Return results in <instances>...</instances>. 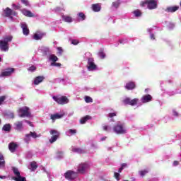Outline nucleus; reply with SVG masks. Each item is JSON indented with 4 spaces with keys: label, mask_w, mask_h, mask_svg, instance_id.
<instances>
[{
    "label": "nucleus",
    "mask_w": 181,
    "mask_h": 181,
    "mask_svg": "<svg viewBox=\"0 0 181 181\" xmlns=\"http://www.w3.org/2000/svg\"><path fill=\"white\" fill-rule=\"evenodd\" d=\"M147 5L148 9H156L158 6V1L156 0H145L140 3V6L144 7Z\"/></svg>",
    "instance_id": "1"
},
{
    "label": "nucleus",
    "mask_w": 181,
    "mask_h": 181,
    "mask_svg": "<svg viewBox=\"0 0 181 181\" xmlns=\"http://www.w3.org/2000/svg\"><path fill=\"white\" fill-rule=\"evenodd\" d=\"M113 131L118 135H123L127 134V129L124 127V124L117 123L113 127Z\"/></svg>",
    "instance_id": "2"
},
{
    "label": "nucleus",
    "mask_w": 181,
    "mask_h": 181,
    "mask_svg": "<svg viewBox=\"0 0 181 181\" xmlns=\"http://www.w3.org/2000/svg\"><path fill=\"white\" fill-rule=\"evenodd\" d=\"M13 170V173L15 175L16 177H13V180L15 181H26V177H22L21 175V173L19 172V170L16 167H12L11 168Z\"/></svg>",
    "instance_id": "3"
},
{
    "label": "nucleus",
    "mask_w": 181,
    "mask_h": 181,
    "mask_svg": "<svg viewBox=\"0 0 181 181\" xmlns=\"http://www.w3.org/2000/svg\"><path fill=\"white\" fill-rule=\"evenodd\" d=\"M29 107L28 106H25V107H21L18 109V112L19 114V117L21 118H25V117H30L31 115V113H30V111H29Z\"/></svg>",
    "instance_id": "4"
},
{
    "label": "nucleus",
    "mask_w": 181,
    "mask_h": 181,
    "mask_svg": "<svg viewBox=\"0 0 181 181\" xmlns=\"http://www.w3.org/2000/svg\"><path fill=\"white\" fill-rule=\"evenodd\" d=\"M49 134L52 135L51 138L49 139V141L50 144H54L57 139L60 137V132H59L57 130L52 129L49 132Z\"/></svg>",
    "instance_id": "5"
},
{
    "label": "nucleus",
    "mask_w": 181,
    "mask_h": 181,
    "mask_svg": "<svg viewBox=\"0 0 181 181\" xmlns=\"http://www.w3.org/2000/svg\"><path fill=\"white\" fill-rule=\"evenodd\" d=\"M54 101L59 104L60 105H64V104L69 103V99L66 96L57 97L53 96L52 97Z\"/></svg>",
    "instance_id": "6"
},
{
    "label": "nucleus",
    "mask_w": 181,
    "mask_h": 181,
    "mask_svg": "<svg viewBox=\"0 0 181 181\" xmlns=\"http://www.w3.org/2000/svg\"><path fill=\"white\" fill-rule=\"evenodd\" d=\"M64 177L67 180H74V179L77 177V173L72 170H68L64 173Z\"/></svg>",
    "instance_id": "7"
},
{
    "label": "nucleus",
    "mask_w": 181,
    "mask_h": 181,
    "mask_svg": "<svg viewBox=\"0 0 181 181\" xmlns=\"http://www.w3.org/2000/svg\"><path fill=\"white\" fill-rule=\"evenodd\" d=\"M30 136L31 138L36 139V138H39L40 135H38L35 132H30L29 134H25V138L24 139V141L26 144H28L29 142H30Z\"/></svg>",
    "instance_id": "8"
},
{
    "label": "nucleus",
    "mask_w": 181,
    "mask_h": 181,
    "mask_svg": "<svg viewBox=\"0 0 181 181\" xmlns=\"http://www.w3.org/2000/svg\"><path fill=\"white\" fill-rule=\"evenodd\" d=\"M88 70L89 71H93V70H97V65L94 63V59L93 58H88Z\"/></svg>",
    "instance_id": "9"
},
{
    "label": "nucleus",
    "mask_w": 181,
    "mask_h": 181,
    "mask_svg": "<svg viewBox=\"0 0 181 181\" xmlns=\"http://www.w3.org/2000/svg\"><path fill=\"white\" fill-rule=\"evenodd\" d=\"M88 168H90V165H88V164L87 163L79 164V165L78 166L77 172L78 173H81V175H83L86 173V170L88 169Z\"/></svg>",
    "instance_id": "10"
},
{
    "label": "nucleus",
    "mask_w": 181,
    "mask_h": 181,
    "mask_svg": "<svg viewBox=\"0 0 181 181\" xmlns=\"http://www.w3.org/2000/svg\"><path fill=\"white\" fill-rule=\"evenodd\" d=\"M0 49L1 52H8L9 50V43L0 40Z\"/></svg>",
    "instance_id": "11"
},
{
    "label": "nucleus",
    "mask_w": 181,
    "mask_h": 181,
    "mask_svg": "<svg viewBox=\"0 0 181 181\" xmlns=\"http://www.w3.org/2000/svg\"><path fill=\"white\" fill-rule=\"evenodd\" d=\"M13 71H15V69L13 68L6 69L4 70V71H3L1 73V77H8V76H11V74H12V73H13Z\"/></svg>",
    "instance_id": "12"
},
{
    "label": "nucleus",
    "mask_w": 181,
    "mask_h": 181,
    "mask_svg": "<svg viewBox=\"0 0 181 181\" xmlns=\"http://www.w3.org/2000/svg\"><path fill=\"white\" fill-rule=\"evenodd\" d=\"M14 129L16 131H18V132H21L22 129H23V122L18 121L14 123Z\"/></svg>",
    "instance_id": "13"
},
{
    "label": "nucleus",
    "mask_w": 181,
    "mask_h": 181,
    "mask_svg": "<svg viewBox=\"0 0 181 181\" xmlns=\"http://www.w3.org/2000/svg\"><path fill=\"white\" fill-rule=\"evenodd\" d=\"M44 36H46V33H37L34 34L33 39L34 40H41Z\"/></svg>",
    "instance_id": "14"
},
{
    "label": "nucleus",
    "mask_w": 181,
    "mask_h": 181,
    "mask_svg": "<svg viewBox=\"0 0 181 181\" xmlns=\"http://www.w3.org/2000/svg\"><path fill=\"white\" fill-rule=\"evenodd\" d=\"M150 101H152V95H144L141 98V103H143L144 104L149 103Z\"/></svg>",
    "instance_id": "15"
},
{
    "label": "nucleus",
    "mask_w": 181,
    "mask_h": 181,
    "mask_svg": "<svg viewBox=\"0 0 181 181\" xmlns=\"http://www.w3.org/2000/svg\"><path fill=\"white\" fill-rule=\"evenodd\" d=\"M21 28L23 29V33L25 36L29 35V28H28V25L26 23L21 24Z\"/></svg>",
    "instance_id": "16"
},
{
    "label": "nucleus",
    "mask_w": 181,
    "mask_h": 181,
    "mask_svg": "<svg viewBox=\"0 0 181 181\" xmlns=\"http://www.w3.org/2000/svg\"><path fill=\"white\" fill-rule=\"evenodd\" d=\"M43 80H45V76H39L35 77V78L34 79L35 86L40 84V83H42Z\"/></svg>",
    "instance_id": "17"
},
{
    "label": "nucleus",
    "mask_w": 181,
    "mask_h": 181,
    "mask_svg": "<svg viewBox=\"0 0 181 181\" xmlns=\"http://www.w3.org/2000/svg\"><path fill=\"white\" fill-rule=\"evenodd\" d=\"M179 9V6H170L167 7L165 9V12L173 13V12H176Z\"/></svg>",
    "instance_id": "18"
},
{
    "label": "nucleus",
    "mask_w": 181,
    "mask_h": 181,
    "mask_svg": "<svg viewBox=\"0 0 181 181\" xmlns=\"http://www.w3.org/2000/svg\"><path fill=\"white\" fill-rule=\"evenodd\" d=\"M135 87H136L135 82L132 81L128 82L125 86V88H127V90H134Z\"/></svg>",
    "instance_id": "19"
},
{
    "label": "nucleus",
    "mask_w": 181,
    "mask_h": 181,
    "mask_svg": "<svg viewBox=\"0 0 181 181\" xmlns=\"http://www.w3.org/2000/svg\"><path fill=\"white\" fill-rule=\"evenodd\" d=\"M60 118H63V115L57 113L50 115V119L53 121V122H54L56 119H60Z\"/></svg>",
    "instance_id": "20"
},
{
    "label": "nucleus",
    "mask_w": 181,
    "mask_h": 181,
    "mask_svg": "<svg viewBox=\"0 0 181 181\" xmlns=\"http://www.w3.org/2000/svg\"><path fill=\"white\" fill-rule=\"evenodd\" d=\"M90 119H93V117L90 115H86L80 119V124H86V122H87V121H90Z\"/></svg>",
    "instance_id": "21"
},
{
    "label": "nucleus",
    "mask_w": 181,
    "mask_h": 181,
    "mask_svg": "<svg viewBox=\"0 0 181 181\" xmlns=\"http://www.w3.org/2000/svg\"><path fill=\"white\" fill-rule=\"evenodd\" d=\"M16 148H18V144L16 143L11 142L8 144V149L11 152H15V151H16Z\"/></svg>",
    "instance_id": "22"
},
{
    "label": "nucleus",
    "mask_w": 181,
    "mask_h": 181,
    "mask_svg": "<svg viewBox=\"0 0 181 181\" xmlns=\"http://www.w3.org/2000/svg\"><path fill=\"white\" fill-rule=\"evenodd\" d=\"M12 12H13L12 10L9 7H7L4 10L5 15L3 16L4 18H9V16H11V15H12Z\"/></svg>",
    "instance_id": "23"
},
{
    "label": "nucleus",
    "mask_w": 181,
    "mask_h": 181,
    "mask_svg": "<svg viewBox=\"0 0 181 181\" xmlns=\"http://www.w3.org/2000/svg\"><path fill=\"white\" fill-rule=\"evenodd\" d=\"M92 9L94 12H100V11H101V6L98 4H93Z\"/></svg>",
    "instance_id": "24"
},
{
    "label": "nucleus",
    "mask_w": 181,
    "mask_h": 181,
    "mask_svg": "<svg viewBox=\"0 0 181 181\" xmlns=\"http://www.w3.org/2000/svg\"><path fill=\"white\" fill-rule=\"evenodd\" d=\"M62 18L64 22H68L69 23H71V22H73V18H71V16H62Z\"/></svg>",
    "instance_id": "25"
},
{
    "label": "nucleus",
    "mask_w": 181,
    "mask_h": 181,
    "mask_svg": "<svg viewBox=\"0 0 181 181\" xmlns=\"http://www.w3.org/2000/svg\"><path fill=\"white\" fill-rule=\"evenodd\" d=\"M31 171L35 172L37 169V163L36 161H33L30 163Z\"/></svg>",
    "instance_id": "26"
},
{
    "label": "nucleus",
    "mask_w": 181,
    "mask_h": 181,
    "mask_svg": "<svg viewBox=\"0 0 181 181\" xmlns=\"http://www.w3.org/2000/svg\"><path fill=\"white\" fill-rule=\"evenodd\" d=\"M23 13L25 16H28V18H33V16H35L33 13H31L30 11L25 10Z\"/></svg>",
    "instance_id": "27"
},
{
    "label": "nucleus",
    "mask_w": 181,
    "mask_h": 181,
    "mask_svg": "<svg viewBox=\"0 0 181 181\" xmlns=\"http://www.w3.org/2000/svg\"><path fill=\"white\" fill-rule=\"evenodd\" d=\"M2 129H3V131H5L6 132H9L11 131V124H4Z\"/></svg>",
    "instance_id": "28"
},
{
    "label": "nucleus",
    "mask_w": 181,
    "mask_h": 181,
    "mask_svg": "<svg viewBox=\"0 0 181 181\" xmlns=\"http://www.w3.org/2000/svg\"><path fill=\"white\" fill-rule=\"evenodd\" d=\"M49 60L50 62H52V63H55L56 62H57V60H59V58L54 54H51L49 56Z\"/></svg>",
    "instance_id": "29"
},
{
    "label": "nucleus",
    "mask_w": 181,
    "mask_h": 181,
    "mask_svg": "<svg viewBox=\"0 0 181 181\" xmlns=\"http://www.w3.org/2000/svg\"><path fill=\"white\" fill-rule=\"evenodd\" d=\"M78 16L80 19V21H86V14L83 12H80L78 13Z\"/></svg>",
    "instance_id": "30"
},
{
    "label": "nucleus",
    "mask_w": 181,
    "mask_h": 181,
    "mask_svg": "<svg viewBox=\"0 0 181 181\" xmlns=\"http://www.w3.org/2000/svg\"><path fill=\"white\" fill-rule=\"evenodd\" d=\"M72 152H76V153H83V149L80 148H72Z\"/></svg>",
    "instance_id": "31"
},
{
    "label": "nucleus",
    "mask_w": 181,
    "mask_h": 181,
    "mask_svg": "<svg viewBox=\"0 0 181 181\" xmlns=\"http://www.w3.org/2000/svg\"><path fill=\"white\" fill-rule=\"evenodd\" d=\"M138 101H139V99H138V98H134L133 100L130 99V105H132V106L136 105V104H138Z\"/></svg>",
    "instance_id": "32"
},
{
    "label": "nucleus",
    "mask_w": 181,
    "mask_h": 181,
    "mask_svg": "<svg viewBox=\"0 0 181 181\" xmlns=\"http://www.w3.org/2000/svg\"><path fill=\"white\" fill-rule=\"evenodd\" d=\"M98 56L100 57V59H105V53L103 50H100L98 52Z\"/></svg>",
    "instance_id": "33"
},
{
    "label": "nucleus",
    "mask_w": 181,
    "mask_h": 181,
    "mask_svg": "<svg viewBox=\"0 0 181 181\" xmlns=\"http://www.w3.org/2000/svg\"><path fill=\"white\" fill-rule=\"evenodd\" d=\"M3 42H6V43H9V42H12V36H7L4 37V40Z\"/></svg>",
    "instance_id": "34"
},
{
    "label": "nucleus",
    "mask_w": 181,
    "mask_h": 181,
    "mask_svg": "<svg viewBox=\"0 0 181 181\" xmlns=\"http://www.w3.org/2000/svg\"><path fill=\"white\" fill-rule=\"evenodd\" d=\"M134 15L136 17H139L141 15H142V13L139 10H136L134 11Z\"/></svg>",
    "instance_id": "35"
},
{
    "label": "nucleus",
    "mask_w": 181,
    "mask_h": 181,
    "mask_svg": "<svg viewBox=\"0 0 181 181\" xmlns=\"http://www.w3.org/2000/svg\"><path fill=\"white\" fill-rule=\"evenodd\" d=\"M130 102H131V98H126L124 100H123L124 104H126L128 105H130Z\"/></svg>",
    "instance_id": "36"
},
{
    "label": "nucleus",
    "mask_w": 181,
    "mask_h": 181,
    "mask_svg": "<svg viewBox=\"0 0 181 181\" xmlns=\"http://www.w3.org/2000/svg\"><path fill=\"white\" fill-rule=\"evenodd\" d=\"M86 103H93V98L90 96H85Z\"/></svg>",
    "instance_id": "37"
},
{
    "label": "nucleus",
    "mask_w": 181,
    "mask_h": 181,
    "mask_svg": "<svg viewBox=\"0 0 181 181\" xmlns=\"http://www.w3.org/2000/svg\"><path fill=\"white\" fill-rule=\"evenodd\" d=\"M51 66H55V67H61L62 66V64L57 63V62H52L51 63Z\"/></svg>",
    "instance_id": "38"
},
{
    "label": "nucleus",
    "mask_w": 181,
    "mask_h": 181,
    "mask_svg": "<svg viewBox=\"0 0 181 181\" xmlns=\"http://www.w3.org/2000/svg\"><path fill=\"white\" fill-rule=\"evenodd\" d=\"M140 175L144 177L145 176V175H146L148 173V170H141L139 171Z\"/></svg>",
    "instance_id": "39"
},
{
    "label": "nucleus",
    "mask_w": 181,
    "mask_h": 181,
    "mask_svg": "<svg viewBox=\"0 0 181 181\" xmlns=\"http://www.w3.org/2000/svg\"><path fill=\"white\" fill-rule=\"evenodd\" d=\"M5 100H6V96L3 95L0 97V105H2V104L4 103V101H5Z\"/></svg>",
    "instance_id": "40"
},
{
    "label": "nucleus",
    "mask_w": 181,
    "mask_h": 181,
    "mask_svg": "<svg viewBox=\"0 0 181 181\" xmlns=\"http://www.w3.org/2000/svg\"><path fill=\"white\" fill-rule=\"evenodd\" d=\"M120 4L121 3L119 2V1H115L112 3V6H114V8H118V6H119Z\"/></svg>",
    "instance_id": "41"
},
{
    "label": "nucleus",
    "mask_w": 181,
    "mask_h": 181,
    "mask_svg": "<svg viewBox=\"0 0 181 181\" xmlns=\"http://www.w3.org/2000/svg\"><path fill=\"white\" fill-rule=\"evenodd\" d=\"M71 45H74V46H77L80 42L78 40H71Z\"/></svg>",
    "instance_id": "42"
},
{
    "label": "nucleus",
    "mask_w": 181,
    "mask_h": 181,
    "mask_svg": "<svg viewBox=\"0 0 181 181\" xmlns=\"http://www.w3.org/2000/svg\"><path fill=\"white\" fill-rule=\"evenodd\" d=\"M43 54L44 56H47V54H50V50L49 49V48H47L43 51Z\"/></svg>",
    "instance_id": "43"
},
{
    "label": "nucleus",
    "mask_w": 181,
    "mask_h": 181,
    "mask_svg": "<svg viewBox=\"0 0 181 181\" xmlns=\"http://www.w3.org/2000/svg\"><path fill=\"white\" fill-rule=\"evenodd\" d=\"M68 132H69V134H71V135H74V134H77V130L70 129L68 131Z\"/></svg>",
    "instance_id": "44"
},
{
    "label": "nucleus",
    "mask_w": 181,
    "mask_h": 181,
    "mask_svg": "<svg viewBox=\"0 0 181 181\" xmlns=\"http://www.w3.org/2000/svg\"><path fill=\"white\" fill-rule=\"evenodd\" d=\"M28 71L33 72V71H36V66L33 65L30 68H28Z\"/></svg>",
    "instance_id": "45"
},
{
    "label": "nucleus",
    "mask_w": 181,
    "mask_h": 181,
    "mask_svg": "<svg viewBox=\"0 0 181 181\" xmlns=\"http://www.w3.org/2000/svg\"><path fill=\"white\" fill-rule=\"evenodd\" d=\"M114 117H117V112H112L108 114L109 118H114Z\"/></svg>",
    "instance_id": "46"
},
{
    "label": "nucleus",
    "mask_w": 181,
    "mask_h": 181,
    "mask_svg": "<svg viewBox=\"0 0 181 181\" xmlns=\"http://www.w3.org/2000/svg\"><path fill=\"white\" fill-rule=\"evenodd\" d=\"M114 177L115 179L119 181V173H114Z\"/></svg>",
    "instance_id": "47"
},
{
    "label": "nucleus",
    "mask_w": 181,
    "mask_h": 181,
    "mask_svg": "<svg viewBox=\"0 0 181 181\" xmlns=\"http://www.w3.org/2000/svg\"><path fill=\"white\" fill-rule=\"evenodd\" d=\"M5 168V160L0 161V169Z\"/></svg>",
    "instance_id": "48"
},
{
    "label": "nucleus",
    "mask_w": 181,
    "mask_h": 181,
    "mask_svg": "<svg viewBox=\"0 0 181 181\" xmlns=\"http://www.w3.org/2000/svg\"><path fill=\"white\" fill-rule=\"evenodd\" d=\"M21 2L25 5V6H29V1H28V0H21Z\"/></svg>",
    "instance_id": "49"
},
{
    "label": "nucleus",
    "mask_w": 181,
    "mask_h": 181,
    "mask_svg": "<svg viewBox=\"0 0 181 181\" xmlns=\"http://www.w3.org/2000/svg\"><path fill=\"white\" fill-rule=\"evenodd\" d=\"M103 130H104V131H108V129H110V126H108V125H104V126L103 127Z\"/></svg>",
    "instance_id": "50"
},
{
    "label": "nucleus",
    "mask_w": 181,
    "mask_h": 181,
    "mask_svg": "<svg viewBox=\"0 0 181 181\" xmlns=\"http://www.w3.org/2000/svg\"><path fill=\"white\" fill-rule=\"evenodd\" d=\"M57 50H58L59 54H62V53H63V48H62V47H59L57 48Z\"/></svg>",
    "instance_id": "51"
},
{
    "label": "nucleus",
    "mask_w": 181,
    "mask_h": 181,
    "mask_svg": "<svg viewBox=\"0 0 181 181\" xmlns=\"http://www.w3.org/2000/svg\"><path fill=\"white\" fill-rule=\"evenodd\" d=\"M3 160H5L4 158V154H2V153H0V161H3Z\"/></svg>",
    "instance_id": "52"
},
{
    "label": "nucleus",
    "mask_w": 181,
    "mask_h": 181,
    "mask_svg": "<svg viewBox=\"0 0 181 181\" xmlns=\"http://www.w3.org/2000/svg\"><path fill=\"white\" fill-rule=\"evenodd\" d=\"M25 122H27V124H29L30 127H33V124L32 123V122H29V121L26 120Z\"/></svg>",
    "instance_id": "53"
},
{
    "label": "nucleus",
    "mask_w": 181,
    "mask_h": 181,
    "mask_svg": "<svg viewBox=\"0 0 181 181\" xmlns=\"http://www.w3.org/2000/svg\"><path fill=\"white\" fill-rule=\"evenodd\" d=\"M173 165H174V166H177V165H179V161L175 160V161L173 162Z\"/></svg>",
    "instance_id": "54"
},
{
    "label": "nucleus",
    "mask_w": 181,
    "mask_h": 181,
    "mask_svg": "<svg viewBox=\"0 0 181 181\" xmlns=\"http://www.w3.org/2000/svg\"><path fill=\"white\" fill-rule=\"evenodd\" d=\"M150 37L152 40H155V35L151 34Z\"/></svg>",
    "instance_id": "55"
},
{
    "label": "nucleus",
    "mask_w": 181,
    "mask_h": 181,
    "mask_svg": "<svg viewBox=\"0 0 181 181\" xmlns=\"http://www.w3.org/2000/svg\"><path fill=\"white\" fill-rule=\"evenodd\" d=\"M127 163H122V168L124 169V168H127Z\"/></svg>",
    "instance_id": "56"
},
{
    "label": "nucleus",
    "mask_w": 181,
    "mask_h": 181,
    "mask_svg": "<svg viewBox=\"0 0 181 181\" xmlns=\"http://www.w3.org/2000/svg\"><path fill=\"white\" fill-rule=\"evenodd\" d=\"M122 170H124V168L121 167V168H119L118 173H121V172H122Z\"/></svg>",
    "instance_id": "57"
},
{
    "label": "nucleus",
    "mask_w": 181,
    "mask_h": 181,
    "mask_svg": "<svg viewBox=\"0 0 181 181\" xmlns=\"http://www.w3.org/2000/svg\"><path fill=\"white\" fill-rule=\"evenodd\" d=\"M174 115L175 117H177V115H179V113H177V112L174 111Z\"/></svg>",
    "instance_id": "58"
},
{
    "label": "nucleus",
    "mask_w": 181,
    "mask_h": 181,
    "mask_svg": "<svg viewBox=\"0 0 181 181\" xmlns=\"http://www.w3.org/2000/svg\"><path fill=\"white\" fill-rule=\"evenodd\" d=\"M6 176L5 175H0V179H6Z\"/></svg>",
    "instance_id": "59"
},
{
    "label": "nucleus",
    "mask_w": 181,
    "mask_h": 181,
    "mask_svg": "<svg viewBox=\"0 0 181 181\" xmlns=\"http://www.w3.org/2000/svg\"><path fill=\"white\" fill-rule=\"evenodd\" d=\"M105 139H107V137H103V138L101 139V141H105Z\"/></svg>",
    "instance_id": "60"
},
{
    "label": "nucleus",
    "mask_w": 181,
    "mask_h": 181,
    "mask_svg": "<svg viewBox=\"0 0 181 181\" xmlns=\"http://www.w3.org/2000/svg\"><path fill=\"white\" fill-rule=\"evenodd\" d=\"M11 118H15V115H13V113H11Z\"/></svg>",
    "instance_id": "61"
},
{
    "label": "nucleus",
    "mask_w": 181,
    "mask_h": 181,
    "mask_svg": "<svg viewBox=\"0 0 181 181\" xmlns=\"http://www.w3.org/2000/svg\"><path fill=\"white\" fill-rule=\"evenodd\" d=\"M13 6H14V8H18V6H16V4H13Z\"/></svg>",
    "instance_id": "62"
},
{
    "label": "nucleus",
    "mask_w": 181,
    "mask_h": 181,
    "mask_svg": "<svg viewBox=\"0 0 181 181\" xmlns=\"http://www.w3.org/2000/svg\"><path fill=\"white\" fill-rule=\"evenodd\" d=\"M8 18L13 19V17L11 16Z\"/></svg>",
    "instance_id": "63"
},
{
    "label": "nucleus",
    "mask_w": 181,
    "mask_h": 181,
    "mask_svg": "<svg viewBox=\"0 0 181 181\" xmlns=\"http://www.w3.org/2000/svg\"><path fill=\"white\" fill-rule=\"evenodd\" d=\"M119 42H120V43H122V40H119Z\"/></svg>",
    "instance_id": "64"
}]
</instances>
